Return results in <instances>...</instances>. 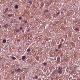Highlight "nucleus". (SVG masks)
<instances>
[{
    "label": "nucleus",
    "mask_w": 80,
    "mask_h": 80,
    "mask_svg": "<svg viewBox=\"0 0 80 80\" xmlns=\"http://www.w3.org/2000/svg\"><path fill=\"white\" fill-rule=\"evenodd\" d=\"M58 72L59 74H60L62 73V69L60 68H59L58 69Z\"/></svg>",
    "instance_id": "f257e3e1"
},
{
    "label": "nucleus",
    "mask_w": 80,
    "mask_h": 80,
    "mask_svg": "<svg viewBox=\"0 0 80 80\" xmlns=\"http://www.w3.org/2000/svg\"><path fill=\"white\" fill-rule=\"evenodd\" d=\"M22 58V60H23V61H25V58H26V57L25 56H23Z\"/></svg>",
    "instance_id": "f03ea898"
},
{
    "label": "nucleus",
    "mask_w": 80,
    "mask_h": 80,
    "mask_svg": "<svg viewBox=\"0 0 80 80\" xmlns=\"http://www.w3.org/2000/svg\"><path fill=\"white\" fill-rule=\"evenodd\" d=\"M49 12V11H48V10L47 9L46 10L44 11V15H45V13H47V12Z\"/></svg>",
    "instance_id": "7ed1b4c3"
},
{
    "label": "nucleus",
    "mask_w": 80,
    "mask_h": 80,
    "mask_svg": "<svg viewBox=\"0 0 80 80\" xmlns=\"http://www.w3.org/2000/svg\"><path fill=\"white\" fill-rule=\"evenodd\" d=\"M28 3L30 5H31V4H32V1H28Z\"/></svg>",
    "instance_id": "20e7f679"
},
{
    "label": "nucleus",
    "mask_w": 80,
    "mask_h": 80,
    "mask_svg": "<svg viewBox=\"0 0 80 80\" xmlns=\"http://www.w3.org/2000/svg\"><path fill=\"white\" fill-rule=\"evenodd\" d=\"M16 70L17 71V72H20V69L18 68L16 69Z\"/></svg>",
    "instance_id": "39448f33"
},
{
    "label": "nucleus",
    "mask_w": 80,
    "mask_h": 80,
    "mask_svg": "<svg viewBox=\"0 0 80 80\" xmlns=\"http://www.w3.org/2000/svg\"><path fill=\"white\" fill-rule=\"evenodd\" d=\"M12 60H16V58H15L14 57L12 56Z\"/></svg>",
    "instance_id": "423d86ee"
},
{
    "label": "nucleus",
    "mask_w": 80,
    "mask_h": 80,
    "mask_svg": "<svg viewBox=\"0 0 80 80\" xmlns=\"http://www.w3.org/2000/svg\"><path fill=\"white\" fill-rule=\"evenodd\" d=\"M6 42H7V40H6V39L3 40V42L4 43H6Z\"/></svg>",
    "instance_id": "0eeeda50"
},
{
    "label": "nucleus",
    "mask_w": 80,
    "mask_h": 80,
    "mask_svg": "<svg viewBox=\"0 0 80 80\" xmlns=\"http://www.w3.org/2000/svg\"><path fill=\"white\" fill-rule=\"evenodd\" d=\"M18 8V5H17L15 6V8L16 9H17V8Z\"/></svg>",
    "instance_id": "6e6552de"
},
{
    "label": "nucleus",
    "mask_w": 80,
    "mask_h": 80,
    "mask_svg": "<svg viewBox=\"0 0 80 80\" xmlns=\"http://www.w3.org/2000/svg\"><path fill=\"white\" fill-rule=\"evenodd\" d=\"M18 51L19 52H22V49H18Z\"/></svg>",
    "instance_id": "1a4fd4ad"
},
{
    "label": "nucleus",
    "mask_w": 80,
    "mask_h": 80,
    "mask_svg": "<svg viewBox=\"0 0 80 80\" xmlns=\"http://www.w3.org/2000/svg\"><path fill=\"white\" fill-rule=\"evenodd\" d=\"M43 65H44V66H45L47 65V64L46 62H45L43 63Z\"/></svg>",
    "instance_id": "9d476101"
},
{
    "label": "nucleus",
    "mask_w": 80,
    "mask_h": 80,
    "mask_svg": "<svg viewBox=\"0 0 80 80\" xmlns=\"http://www.w3.org/2000/svg\"><path fill=\"white\" fill-rule=\"evenodd\" d=\"M61 45H59L58 46V49H60V48H61Z\"/></svg>",
    "instance_id": "9b49d317"
},
{
    "label": "nucleus",
    "mask_w": 80,
    "mask_h": 80,
    "mask_svg": "<svg viewBox=\"0 0 80 80\" xmlns=\"http://www.w3.org/2000/svg\"><path fill=\"white\" fill-rule=\"evenodd\" d=\"M27 52H28L29 53V52H30V49H28L27 50Z\"/></svg>",
    "instance_id": "f8f14e48"
},
{
    "label": "nucleus",
    "mask_w": 80,
    "mask_h": 80,
    "mask_svg": "<svg viewBox=\"0 0 80 80\" xmlns=\"http://www.w3.org/2000/svg\"><path fill=\"white\" fill-rule=\"evenodd\" d=\"M75 30H76V31H78L79 30V29L78 28H76L75 29Z\"/></svg>",
    "instance_id": "ddd939ff"
},
{
    "label": "nucleus",
    "mask_w": 80,
    "mask_h": 80,
    "mask_svg": "<svg viewBox=\"0 0 80 80\" xmlns=\"http://www.w3.org/2000/svg\"><path fill=\"white\" fill-rule=\"evenodd\" d=\"M38 78V77L37 76H35V78H36V79H37Z\"/></svg>",
    "instance_id": "4468645a"
},
{
    "label": "nucleus",
    "mask_w": 80,
    "mask_h": 80,
    "mask_svg": "<svg viewBox=\"0 0 80 80\" xmlns=\"http://www.w3.org/2000/svg\"><path fill=\"white\" fill-rule=\"evenodd\" d=\"M60 13V12H59L58 13H57V14H56V15H59Z\"/></svg>",
    "instance_id": "2eb2a0df"
},
{
    "label": "nucleus",
    "mask_w": 80,
    "mask_h": 80,
    "mask_svg": "<svg viewBox=\"0 0 80 80\" xmlns=\"http://www.w3.org/2000/svg\"><path fill=\"white\" fill-rule=\"evenodd\" d=\"M25 23H27V20H26L25 21Z\"/></svg>",
    "instance_id": "dca6fc26"
},
{
    "label": "nucleus",
    "mask_w": 80,
    "mask_h": 80,
    "mask_svg": "<svg viewBox=\"0 0 80 80\" xmlns=\"http://www.w3.org/2000/svg\"><path fill=\"white\" fill-rule=\"evenodd\" d=\"M6 12L8 11V8H6V9L5 10Z\"/></svg>",
    "instance_id": "f3484780"
},
{
    "label": "nucleus",
    "mask_w": 80,
    "mask_h": 80,
    "mask_svg": "<svg viewBox=\"0 0 80 80\" xmlns=\"http://www.w3.org/2000/svg\"><path fill=\"white\" fill-rule=\"evenodd\" d=\"M19 20H21V19H22V17H20L19 18Z\"/></svg>",
    "instance_id": "a211bd4d"
},
{
    "label": "nucleus",
    "mask_w": 80,
    "mask_h": 80,
    "mask_svg": "<svg viewBox=\"0 0 80 80\" xmlns=\"http://www.w3.org/2000/svg\"><path fill=\"white\" fill-rule=\"evenodd\" d=\"M58 51V49H56V52H57V51Z\"/></svg>",
    "instance_id": "6ab92c4d"
},
{
    "label": "nucleus",
    "mask_w": 80,
    "mask_h": 80,
    "mask_svg": "<svg viewBox=\"0 0 80 80\" xmlns=\"http://www.w3.org/2000/svg\"><path fill=\"white\" fill-rule=\"evenodd\" d=\"M22 27H20V30H22Z\"/></svg>",
    "instance_id": "aec40b11"
},
{
    "label": "nucleus",
    "mask_w": 80,
    "mask_h": 80,
    "mask_svg": "<svg viewBox=\"0 0 80 80\" xmlns=\"http://www.w3.org/2000/svg\"><path fill=\"white\" fill-rule=\"evenodd\" d=\"M36 20H37V21H39V19H37Z\"/></svg>",
    "instance_id": "412c9836"
},
{
    "label": "nucleus",
    "mask_w": 80,
    "mask_h": 80,
    "mask_svg": "<svg viewBox=\"0 0 80 80\" xmlns=\"http://www.w3.org/2000/svg\"><path fill=\"white\" fill-rule=\"evenodd\" d=\"M63 10H65V9L64 8H63Z\"/></svg>",
    "instance_id": "4be33fe9"
},
{
    "label": "nucleus",
    "mask_w": 80,
    "mask_h": 80,
    "mask_svg": "<svg viewBox=\"0 0 80 80\" xmlns=\"http://www.w3.org/2000/svg\"><path fill=\"white\" fill-rule=\"evenodd\" d=\"M63 14V12H61V14Z\"/></svg>",
    "instance_id": "5701e85b"
},
{
    "label": "nucleus",
    "mask_w": 80,
    "mask_h": 80,
    "mask_svg": "<svg viewBox=\"0 0 80 80\" xmlns=\"http://www.w3.org/2000/svg\"><path fill=\"white\" fill-rule=\"evenodd\" d=\"M30 40H32V39H30Z\"/></svg>",
    "instance_id": "b1692460"
},
{
    "label": "nucleus",
    "mask_w": 80,
    "mask_h": 80,
    "mask_svg": "<svg viewBox=\"0 0 80 80\" xmlns=\"http://www.w3.org/2000/svg\"><path fill=\"white\" fill-rule=\"evenodd\" d=\"M42 0H40L41 1H42Z\"/></svg>",
    "instance_id": "393cba45"
}]
</instances>
